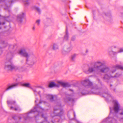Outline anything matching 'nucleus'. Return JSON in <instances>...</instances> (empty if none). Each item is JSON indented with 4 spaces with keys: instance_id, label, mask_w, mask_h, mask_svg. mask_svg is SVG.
I'll return each instance as SVG.
<instances>
[{
    "instance_id": "nucleus-1",
    "label": "nucleus",
    "mask_w": 123,
    "mask_h": 123,
    "mask_svg": "<svg viewBox=\"0 0 123 123\" xmlns=\"http://www.w3.org/2000/svg\"><path fill=\"white\" fill-rule=\"evenodd\" d=\"M105 63L104 61H97L91 66H89L88 69L84 70V72L86 74L95 73L98 74H100L101 73H107L103 78L105 80H109L111 77H118L121 75V74L117 73L114 76H113V74L115 72L117 69H119L123 70L122 66L116 65L110 68L106 66L103 67Z\"/></svg>"
},
{
    "instance_id": "nucleus-2",
    "label": "nucleus",
    "mask_w": 123,
    "mask_h": 123,
    "mask_svg": "<svg viewBox=\"0 0 123 123\" xmlns=\"http://www.w3.org/2000/svg\"><path fill=\"white\" fill-rule=\"evenodd\" d=\"M81 83L85 88H79L77 90V93L80 96L85 95L88 94H94L100 95L106 98L111 97L107 90L103 93L99 92V88L98 86H97L95 87L93 86L92 83L88 79L83 81Z\"/></svg>"
},
{
    "instance_id": "nucleus-3",
    "label": "nucleus",
    "mask_w": 123,
    "mask_h": 123,
    "mask_svg": "<svg viewBox=\"0 0 123 123\" xmlns=\"http://www.w3.org/2000/svg\"><path fill=\"white\" fill-rule=\"evenodd\" d=\"M113 102L114 107L112 108L110 107V113L109 117L103 120L101 123H117L115 119L118 118L117 114L119 110L121 111L120 112L121 117L119 120L123 122V109H121L120 105L117 100H114Z\"/></svg>"
},
{
    "instance_id": "nucleus-4",
    "label": "nucleus",
    "mask_w": 123,
    "mask_h": 123,
    "mask_svg": "<svg viewBox=\"0 0 123 123\" xmlns=\"http://www.w3.org/2000/svg\"><path fill=\"white\" fill-rule=\"evenodd\" d=\"M45 110L41 107L39 106V104H36V106L34 109L31 110L29 112L24 114L23 115V117L25 120H26L29 119L31 117H29L30 114L32 113L36 114L37 115L35 116V117L36 120L37 119V118L39 116L41 115L42 117L43 118L45 121H47V116H44L42 113L44 112Z\"/></svg>"
},
{
    "instance_id": "nucleus-5",
    "label": "nucleus",
    "mask_w": 123,
    "mask_h": 123,
    "mask_svg": "<svg viewBox=\"0 0 123 123\" xmlns=\"http://www.w3.org/2000/svg\"><path fill=\"white\" fill-rule=\"evenodd\" d=\"M18 53L21 55L26 57V63L30 67H32L37 62L36 57L32 53L29 54L25 49L20 50Z\"/></svg>"
},
{
    "instance_id": "nucleus-6",
    "label": "nucleus",
    "mask_w": 123,
    "mask_h": 123,
    "mask_svg": "<svg viewBox=\"0 0 123 123\" xmlns=\"http://www.w3.org/2000/svg\"><path fill=\"white\" fill-rule=\"evenodd\" d=\"M64 111L62 109V106L61 105L60 102H57L56 105L55 106L54 108V111L53 114H51V116L52 117H56L55 118L56 119L55 120L54 122L53 120L52 122L53 123H55L56 122H59L60 120L58 119L57 117H60L61 116H62L63 113Z\"/></svg>"
},
{
    "instance_id": "nucleus-7",
    "label": "nucleus",
    "mask_w": 123,
    "mask_h": 123,
    "mask_svg": "<svg viewBox=\"0 0 123 123\" xmlns=\"http://www.w3.org/2000/svg\"><path fill=\"white\" fill-rule=\"evenodd\" d=\"M5 69L7 70L12 71L18 70L20 71H23L25 70V68L23 67H19L15 66L12 64L6 65Z\"/></svg>"
},
{
    "instance_id": "nucleus-8",
    "label": "nucleus",
    "mask_w": 123,
    "mask_h": 123,
    "mask_svg": "<svg viewBox=\"0 0 123 123\" xmlns=\"http://www.w3.org/2000/svg\"><path fill=\"white\" fill-rule=\"evenodd\" d=\"M18 86H22L27 87H30V84L29 83H23L22 82H19L17 83L12 84V85H8L7 87L5 88V91L8 90L15 88Z\"/></svg>"
},
{
    "instance_id": "nucleus-9",
    "label": "nucleus",
    "mask_w": 123,
    "mask_h": 123,
    "mask_svg": "<svg viewBox=\"0 0 123 123\" xmlns=\"http://www.w3.org/2000/svg\"><path fill=\"white\" fill-rule=\"evenodd\" d=\"M7 104L10 107L11 110L16 111H20L21 110L20 108L17 105L15 101L7 100Z\"/></svg>"
},
{
    "instance_id": "nucleus-10",
    "label": "nucleus",
    "mask_w": 123,
    "mask_h": 123,
    "mask_svg": "<svg viewBox=\"0 0 123 123\" xmlns=\"http://www.w3.org/2000/svg\"><path fill=\"white\" fill-rule=\"evenodd\" d=\"M15 0H0V2H3L6 4V6L5 8L6 10L8 11L9 12H10L11 4Z\"/></svg>"
},
{
    "instance_id": "nucleus-11",
    "label": "nucleus",
    "mask_w": 123,
    "mask_h": 123,
    "mask_svg": "<svg viewBox=\"0 0 123 123\" xmlns=\"http://www.w3.org/2000/svg\"><path fill=\"white\" fill-rule=\"evenodd\" d=\"M116 46H112L109 47L108 49V52L109 54L111 55H116L118 53L123 52V48H120L119 50L117 52H114L112 50V49L113 48H115Z\"/></svg>"
},
{
    "instance_id": "nucleus-12",
    "label": "nucleus",
    "mask_w": 123,
    "mask_h": 123,
    "mask_svg": "<svg viewBox=\"0 0 123 123\" xmlns=\"http://www.w3.org/2000/svg\"><path fill=\"white\" fill-rule=\"evenodd\" d=\"M73 47L72 46H69L67 48V50H65L64 48H63L62 49V54L64 55L67 54L72 49Z\"/></svg>"
},
{
    "instance_id": "nucleus-13",
    "label": "nucleus",
    "mask_w": 123,
    "mask_h": 123,
    "mask_svg": "<svg viewBox=\"0 0 123 123\" xmlns=\"http://www.w3.org/2000/svg\"><path fill=\"white\" fill-rule=\"evenodd\" d=\"M39 87L38 86H34L31 88V89H32L34 92V94L36 96L37 94H38L39 95L40 98H41L42 96L40 94L41 92L40 91H39L38 92L37 91V89Z\"/></svg>"
},
{
    "instance_id": "nucleus-14",
    "label": "nucleus",
    "mask_w": 123,
    "mask_h": 123,
    "mask_svg": "<svg viewBox=\"0 0 123 123\" xmlns=\"http://www.w3.org/2000/svg\"><path fill=\"white\" fill-rule=\"evenodd\" d=\"M12 118L14 120L15 123H19L21 119V117L16 115H13L12 116Z\"/></svg>"
},
{
    "instance_id": "nucleus-15",
    "label": "nucleus",
    "mask_w": 123,
    "mask_h": 123,
    "mask_svg": "<svg viewBox=\"0 0 123 123\" xmlns=\"http://www.w3.org/2000/svg\"><path fill=\"white\" fill-rule=\"evenodd\" d=\"M73 96L72 94L71 95H66V98L64 99L65 101L67 102V100L72 102H74V99L73 98H72V96Z\"/></svg>"
},
{
    "instance_id": "nucleus-16",
    "label": "nucleus",
    "mask_w": 123,
    "mask_h": 123,
    "mask_svg": "<svg viewBox=\"0 0 123 123\" xmlns=\"http://www.w3.org/2000/svg\"><path fill=\"white\" fill-rule=\"evenodd\" d=\"M1 18L3 20V21H2V20H1V21H0V25H4L5 24V22L4 21V20H5L8 22L10 21V20L9 18V16H6L4 17H2Z\"/></svg>"
},
{
    "instance_id": "nucleus-17",
    "label": "nucleus",
    "mask_w": 123,
    "mask_h": 123,
    "mask_svg": "<svg viewBox=\"0 0 123 123\" xmlns=\"http://www.w3.org/2000/svg\"><path fill=\"white\" fill-rule=\"evenodd\" d=\"M25 14V13L23 12L18 15L17 19L19 22L21 23L22 22V18H24Z\"/></svg>"
},
{
    "instance_id": "nucleus-18",
    "label": "nucleus",
    "mask_w": 123,
    "mask_h": 123,
    "mask_svg": "<svg viewBox=\"0 0 123 123\" xmlns=\"http://www.w3.org/2000/svg\"><path fill=\"white\" fill-rule=\"evenodd\" d=\"M46 97L48 99H49L52 102L54 101V99L56 98V97L55 96H53L50 94H46L45 95Z\"/></svg>"
},
{
    "instance_id": "nucleus-19",
    "label": "nucleus",
    "mask_w": 123,
    "mask_h": 123,
    "mask_svg": "<svg viewBox=\"0 0 123 123\" xmlns=\"http://www.w3.org/2000/svg\"><path fill=\"white\" fill-rule=\"evenodd\" d=\"M58 86H59L60 85L64 87H69V85L68 83H64L61 81L58 82Z\"/></svg>"
},
{
    "instance_id": "nucleus-20",
    "label": "nucleus",
    "mask_w": 123,
    "mask_h": 123,
    "mask_svg": "<svg viewBox=\"0 0 123 123\" xmlns=\"http://www.w3.org/2000/svg\"><path fill=\"white\" fill-rule=\"evenodd\" d=\"M52 49L54 50H55L58 49V44L56 43H54L51 45L50 46Z\"/></svg>"
},
{
    "instance_id": "nucleus-21",
    "label": "nucleus",
    "mask_w": 123,
    "mask_h": 123,
    "mask_svg": "<svg viewBox=\"0 0 123 123\" xmlns=\"http://www.w3.org/2000/svg\"><path fill=\"white\" fill-rule=\"evenodd\" d=\"M69 38L68 34V32L67 28H66L65 34L64 36V39L65 40H67Z\"/></svg>"
},
{
    "instance_id": "nucleus-22",
    "label": "nucleus",
    "mask_w": 123,
    "mask_h": 123,
    "mask_svg": "<svg viewBox=\"0 0 123 123\" xmlns=\"http://www.w3.org/2000/svg\"><path fill=\"white\" fill-rule=\"evenodd\" d=\"M54 86H56L59 87V86H58V84H56L55 83L53 82L50 83L49 85V87H52Z\"/></svg>"
},
{
    "instance_id": "nucleus-23",
    "label": "nucleus",
    "mask_w": 123,
    "mask_h": 123,
    "mask_svg": "<svg viewBox=\"0 0 123 123\" xmlns=\"http://www.w3.org/2000/svg\"><path fill=\"white\" fill-rule=\"evenodd\" d=\"M105 14L107 17V18L109 19H111V15L110 12L105 13Z\"/></svg>"
},
{
    "instance_id": "nucleus-24",
    "label": "nucleus",
    "mask_w": 123,
    "mask_h": 123,
    "mask_svg": "<svg viewBox=\"0 0 123 123\" xmlns=\"http://www.w3.org/2000/svg\"><path fill=\"white\" fill-rule=\"evenodd\" d=\"M34 8L36 10L39 14H40L41 12V10L39 7L36 6H34Z\"/></svg>"
},
{
    "instance_id": "nucleus-25",
    "label": "nucleus",
    "mask_w": 123,
    "mask_h": 123,
    "mask_svg": "<svg viewBox=\"0 0 123 123\" xmlns=\"http://www.w3.org/2000/svg\"><path fill=\"white\" fill-rule=\"evenodd\" d=\"M41 20L40 19H38L36 20L35 21V24L37 26H39L40 24Z\"/></svg>"
},
{
    "instance_id": "nucleus-26",
    "label": "nucleus",
    "mask_w": 123,
    "mask_h": 123,
    "mask_svg": "<svg viewBox=\"0 0 123 123\" xmlns=\"http://www.w3.org/2000/svg\"><path fill=\"white\" fill-rule=\"evenodd\" d=\"M24 3L25 6H28L30 3L28 0H25L24 1Z\"/></svg>"
},
{
    "instance_id": "nucleus-27",
    "label": "nucleus",
    "mask_w": 123,
    "mask_h": 123,
    "mask_svg": "<svg viewBox=\"0 0 123 123\" xmlns=\"http://www.w3.org/2000/svg\"><path fill=\"white\" fill-rule=\"evenodd\" d=\"M36 28V27L35 25H34L32 27V31H35Z\"/></svg>"
},
{
    "instance_id": "nucleus-28",
    "label": "nucleus",
    "mask_w": 123,
    "mask_h": 123,
    "mask_svg": "<svg viewBox=\"0 0 123 123\" xmlns=\"http://www.w3.org/2000/svg\"><path fill=\"white\" fill-rule=\"evenodd\" d=\"M76 56V55L75 54L74 55L72 56L71 59L73 61H74Z\"/></svg>"
},
{
    "instance_id": "nucleus-29",
    "label": "nucleus",
    "mask_w": 123,
    "mask_h": 123,
    "mask_svg": "<svg viewBox=\"0 0 123 123\" xmlns=\"http://www.w3.org/2000/svg\"><path fill=\"white\" fill-rule=\"evenodd\" d=\"M97 80L99 84H100L101 85H102L101 82L100 80L98 79H97Z\"/></svg>"
},
{
    "instance_id": "nucleus-30",
    "label": "nucleus",
    "mask_w": 123,
    "mask_h": 123,
    "mask_svg": "<svg viewBox=\"0 0 123 123\" xmlns=\"http://www.w3.org/2000/svg\"><path fill=\"white\" fill-rule=\"evenodd\" d=\"M45 102L44 101H42L41 100H40V101H39V103L40 104H41V103H44V104H45Z\"/></svg>"
},
{
    "instance_id": "nucleus-31",
    "label": "nucleus",
    "mask_w": 123,
    "mask_h": 123,
    "mask_svg": "<svg viewBox=\"0 0 123 123\" xmlns=\"http://www.w3.org/2000/svg\"><path fill=\"white\" fill-rule=\"evenodd\" d=\"M14 46L13 45H11L10 46L9 48V49H10L11 48H14Z\"/></svg>"
},
{
    "instance_id": "nucleus-32",
    "label": "nucleus",
    "mask_w": 123,
    "mask_h": 123,
    "mask_svg": "<svg viewBox=\"0 0 123 123\" xmlns=\"http://www.w3.org/2000/svg\"><path fill=\"white\" fill-rule=\"evenodd\" d=\"M74 118L73 119H75L76 118V114L75 113V112L74 111Z\"/></svg>"
},
{
    "instance_id": "nucleus-33",
    "label": "nucleus",
    "mask_w": 123,
    "mask_h": 123,
    "mask_svg": "<svg viewBox=\"0 0 123 123\" xmlns=\"http://www.w3.org/2000/svg\"><path fill=\"white\" fill-rule=\"evenodd\" d=\"M21 79V78L20 79H16V81L17 82H18L20 81V79Z\"/></svg>"
},
{
    "instance_id": "nucleus-34",
    "label": "nucleus",
    "mask_w": 123,
    "mask_h": 123,
    "mask_svg": "<svg viewBox=\"0 0 123 123\" xmlns=\"http://www.w3.org/2000/svg\"><path fill=\"white\" fill-rule=\"evenodd\" d=\"M75 39V38L74 37H72L71 38V39L72 40L74 41V40Z\"/></svg>"
},
{
    "instance_id": "nucleus-35",
    "label": "nucleus",
    "mask_w": 123,
    "mask_h": 123,
    "mask_svg": "<svg viewBox=\"0 0 123 123\" xmlns=\"http://www.w3.org/2000/svg\"><path fill=\"white\" fill-rule=\"evenodd\" d=\"M121 17L123 18V13H121Z\"/></svg>"
},
{
    "instance_id": "nucleus-36",
    "label": "nucleus",
    "mask_w": 123,
    "mask_h": 123,
    "mask_svg": "<svg viewBox=\"0 0 123 123\" xmlns=\"http://www.w3.org/2000/svg\"><path fill=\"white\" fill-rule=\"evenodd\" d=\"M69 90H70V91H72V92H73V90H72V89H69Z\"/></svg>"
},
{
    "instance_id": "nucleus-37",
    "label": "nucleus",
    "mask_w": 123,
    "mask_h": 123,
    "mask_svg": "<svg viewBox=\"0 0 123 123\" xmlns=\"http://www.w3.org/2000/svg\"><path fill=\"white\" fill-rule=\"evenodd\" d=\"M37 99L35 100V103H36L37 102Z\"/></svg>"
},
{
    "instance_id": "nucleus-38",
    "label": "nucleus",
    "mask_w": 123,
    "mask_h": 123,
    "mask_svg": "<svg viewBox=\"0 0 123 123\" xmlns=\"http://www.w3.org/2000/svg\"><path fill=\"white\" fill-rule=\"evenodd\" d=\"M77 122L78 123H80V122L78 121H77Z\"/></svg>"
},
{
    "instance_id": "nucleus-39",
    "label": "nucleus",
    "mask_w": 123,
    "mask_h": 123,
    "mask_svg": "<svg viewBox=\"0 0 123 123\" xmlns=\"http://www.w3.org/2000/svg\"><path fill=\"white\" fill-rule=\"evenodd\" d=\"M41 122V123H43V122Z\"/></svg>"
},
{
    "instance_id": "nucleus-40",
    "label": "nucleus",
    "mask_w": 123,
    "mask_h": 123,
    "mask_svg": "<svg viewBox=\"0 0 123 123\" xmlns=\"http://www.w3.org/2000/svg\"><path fill=\"white\" fill-rule=\"evenodd\" d=\"M10 53L11 54V55H12V53L11 52Z\"/></svg>"
},
{
    "instance_id": "nucleus-41",
    "label": "nucleus",
    "mask_w": 123,
    "mask_h": 123,
    "mask_svg": "<svg viewBox=\"0 0 123 123\" xmlns=\"http://www.w3.org/2000/svg\"><path fill=\"white\" fill-rule=\"evenodd\" d=\"M110 86H112V85H110Z\"/></svg>"
},
{
    "instance_id": "nucleus-42",
    "label": "nucleus",
    "mask_w": 123,
    "mask_h": 123,
    "mask_svg": "<svg viewBox=\"0 0 123 123\" xmlns=\"http://www.w3.org/2000/svg\"><path fill=\"white\" fill-rule=\"evenodd\" d=\"M114 91H115V89H114Z\"/></svg>"
},
{
    "instance_id": "nucleus-43",
    "label": "nucleus",
    "mask_w": 123,
    "mask_h": 123,
    "mask_svg": "<svg viewBox=\"0 0 123 123\" xmlns=\"http://www.w3.org/2000/svg\"><path fill=\"white\" fill-rule=\"evenodd\" d=\"M48 123H49V122H48Z\"/></svg>"
},
{
    "instance_id": "nucleus-44",
    "label": "nucleus",
    "mask_w": 123,
    "mask_h": 123,
    "mask_svg": "<svg viewBox=\"0 0 123 123\" xmlns=\"http://www.w3.org/2000/svg\"><path fill=\"white\" fill-rule=\"evenodd\" d=\"M0 29H1V28H0Z\"/></svg>"
}]
</instances>
